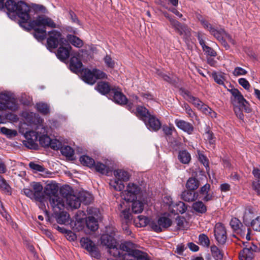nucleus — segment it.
<instances>
[{"label": "nucleus", "instance_id": "obj_1", "mask_svg": "<svg viewBox=\"0 0 260 260\" xmlns=\"http://www.w3.org/2000/svg\"><path fill=\"white\" fill-rule=\"evenodd\" d=\"M5 8L10 13H12L17 15L20 19L19 22L20 26L24 29L27 24L28 20L30 18V7L22 1L16 2L14 0H7L4 3Z\"/></svg>", "mask_w": 260, "mask_h": 260}, {"label": "nucleus", "instance_id": "obj_2", "mask_svg": "<svg viewBox=\"0 0 260 260\" xmlns=\"http://www.w3.org/2000/svg\"><path fill=\"white\" fill-rule=\"evenodd\" d=\"M50 205L56 221L59 224H64L69 221V215L64 211V201L60 197L54 196L50 200Z\"/></svg>", "mask_w": 260, "mask_h": 260}, {"label": "nucleus", "instance_id": "obj_3", "mask_svg": "<svg viewBox=\"0 0 260 260\" xmlns=\"http://www.w3.org/2000/svg\"><path fill=\"white\" fill-rule=\"evenodd\" d=\"M35 27L46 29L47 27L51 28H59V25L57 24L50 17L41 15L38 16L35 20L30 21L25 27L24 29L29 31L31 28Z\"/></svg>", "mask_w": 260, "mask_h": 260}, {"label": "nucleus", "instance_id": "obj_4", "mask_svg": "<svg viewBox=\"0 0 260 260\" xmlns=\"http://www.w3.org/2000/svg\"><path fill=\"white\" fill-rule=\"evenodd\" d=\"M47 47L48 49H55L58 46L67 45L68 41L62 35L61 33L58 30L53 29L49 31L47 33Z\"/></svg>", "mask_w": 260, "mask_h": 260}, {"label": "nucleus", "instance_id": "obj_5", "mask_svg": "<svg viewBox=\"0 0 260 260\" xmlns=\"http://www.w3.org/2000/svg\"><path fill=\"white\" fill-rule=\"evenodd\" d=\"M230 86L231 87V89H228V91L232 95L231 101L233 105H238L246 113H250L251 112V108L249 103L244 98L243 95L238 89L235 88L231 85Z\"/></svg>", "mask_w": 260, "mask_h": 260}, {"label": "nucleus", "instance_id": "obj_6", "mask_svg": "<svg viewBox=\"0 0 260 260\" xmlns=\"http://www.w3.org/2000/svg\"><path fill=\"white\" fill-rule=\"evenodd\" d=\"M113 173L115 179L111 180L109 184L115 190L121 191L124 188V185L122 182L128 181L130 176L127 171L121 169L116 170Z\"/></svg>", "mask_w": 260, "mask_h": 260}, {"label": "nucleus", "instance_id": "obj_7", "mask_svg": "<svg viewBox=\"0 0 260 260\" xmlns=\"http://www.w3.org/2000/svg\"><path fill=\"white\" fill-rule=\"evenodd\" d=\"M165 17L169 20L172 27L174 28L177 33L182 36L183 40L187 42L189 41L190 36V29L186 25L182 24L168 14H165Z\"/></svg>", "mask_w": 260, "mask_h": 260}, {"label": "nucleus", "instance_id": "obj_8", "mask_svg": "<svg viewBox=\"0 0 260 260\" xmlns=\"http://www.w3.org/2000/svg\"><path fill=\"white\" fill-rule=\"evenodd\" d=\"M82 80L89 84H93L98 79H104L106 77V74L98 69H93L91 71L88 69L82 70L81 73Z\"/></svg>", "mask_w": 260, "mask_h": 260}, {"label": "nucleus", "instance_id": "obj_9", "mask_svg": "<svg viewBox=\"0 0 260 260\" xmlns=\"http://www.w3.org/2000/svg\"><path fill=\"white\" fill-rule=\"evenodd\" d=\"M116 229L112 226H108L105 228V233L101 237V244L109 248L117 244V241L114 238Z\"/></svg>", "mask_w": 260, "mask_h": 260}, {"label": "nucleus", "instance_id": "obj_10", "mask_svg": "<svg viewBox=\"0 0 260 260\" xmlns=\"http://www.w3.org/2000/svg\"><path fill=\"white\" fill-rule=\"evenodd\" d=\"M86 195V193H81L80 197H78L74 194H70L66 200L67 204L72 209H77L80 206L81 202L85 204H89L91 201V197L89 194L87 196Z\"/></svg>", "mask_w": 260, "mask_h": 260}, {"label": "nucleus", "instance_id": "obj_11", "mask_svg": "<svg viewBox=\"0 0 260 260\" xmlns=\"http://www.w3.org/2000/svg\"><path fill=\"white\" fill-rule=\"evenodd\" d=\"M171 224V219L168 216L163 215L157 220H152L150 223V226L153 231L159 233L169 228Z\"/></svg>", "mask_w": 260, "mask_h": 260}, {"label": "nucleus", "instance_id": "obj_12", "mask_svg": "<svg viewBox=\"0 0 260 260\" xmlns=\"http://www.w3.org/2000/svg\"><path fill=\"white\" fill-rule=\"evenodd\" d=\"M89 216L86 218V227L91 231H95L99 228V224L95 217H98L99 211L97 208L89 207L87 209Z\"/></svg>", "mask_w": 260, "mask_h": 260}, {"label": "nucleus", "instance_id": "obj_13", "mask_svg": "<svg viewBox=\"0 0 260 260\" xmlns=\"http://www.w3.org/2000/svg\"><path fill=\"white\" fill-rule=\"evenodd\" d=\"M141 188L134 183H129L126 187V190L121 192L122 199L127 202L133 201L136 198V195L139 193Z\"/></svg>", "mask_w": 260, "mask_h": 260}, {"label": "nucleus", "instance_id": "obj_14", "mask_svg": "<svg viewBox=\"0 0 260 260\" xmlns=\"http://www.w3.org/2000/svg\"><path fill=\"white\" fill-rule=\"evenodd\" d=\"M80 243L83 248L89 252L90 255L96 259L101 257V254L94 242L88 238H82Z\"/></svg>", "mask_w": 260, "mask_h": 260}, {"label": "nucleus", "instance_id": "obj_15", "mask_svg": "<svg viewBox=\"0 0 260 260\" xmlns=\"http://www.w3.org/2000/svg\"><path fill=\"white\" fill-rule=\"evenodd\" d=\"M25 140L23 141V144L26 147L31 149H36L38 147V134L35 131H30L26 132L24 134Z\"/></svg>", "mask_w": 260, "mask_h": 260}, {"label": "nucleus", "instance_id": "obj_16", "mask_svg": "<svg viewBox=\"0 0 260 260\" xmlns=\"http://www.w3.org/2000/svg\"><path fill=\"white\" fill-rule=\"evenodd\" d=\"M0 100L5 102L6 110L15 111L18 109L17 100L7 92L0 93Z\"/></svg>", "mask_w": 260, "mask_h": 260}, {"label": "nucleus", "instance_id": "obj_17", "mask_svg": "<svg viewBox=\"0 0 260 260\" xmlns=\"http://www.w3.org/2000/svg\"><path fill=\"white\" fill-rule=\"evenodd\" d=\"M137 245L129 241H126L121 243V249L124 253V257L132 258L135 255V252L139 250L137 249Z\"/></svg>", "mask_w": 260, "mask_h": 260}, {"label": "nucleus", "instance_id": "obj_18", "mask_svg": "<svg viewBox=\"0 0 260 260\" xmlns=\"http://www.w3.org/2000/svg\"><path fill=\"white\" fill-rule=\"evenodd\" d=\"M214 236L218 243L223 244L226 240V232L225 227L221 223H217L214 230Z\"/></svg>", "mask_w": 260, "mask_h": 260}, {"label": "nucleus", "instance_id": "obj_19", "mask_svg": "<svg viewBox=\"0 0 260 260\" xmlns=\"http://www.w3.org/2000/svg\"><path fill=\"white\" fill-rule=\"evenodd\" d=\"M211 185L209 183H206L200 188L198 192L199 198L203 201L208 202L213 199L214 195L213 192H210Z\"/></svg>", "mask_w": 260, "mask_h": 260}, {"label": "nucleus", "instance_id": "obj_20", "mask_svg": "<svg viewBox=\"0 0 260 260\" xmlns=\"http://www.w3.org/2000/svg\"><path fill=\"white\" fill-rule=\"evenodd\" d=\"M180 94L185 100L191 103L198 109L203 105L204 103L198 98L193 96L191 92L187 90L181 89Z\"/></svg>", "mask_w": 260, "mask_h": 260}, {"label": "nucleus", "instance_id": "obj_21", "mask_svg": "<svg viewBox=\"0 0 260 260\" xmlns=\"http://www.w3.org/2000/svg\"><path fill=\"white\" fill-rule=\"evenodd\" d=\"M109 96L115 103L119 105H125L127 103V98L119 88H112Z\"/></svg>", "mask_w": 260, "mask_h": 260}, {"label": "nucleus", "instance_id": "obj_22", "mask_svg": "<svg viewBox=\"0 0 260 260\" xmlns=\"http://www.w3.org/2000/svg\"><path fill=\"white\" fill-rule=\"evenodd\" d=\"M147 128L152 132L158 131L161 126V123L159 120L154 115L151 114L144 122Z\"/></svg>", "mask_w": 260, "mask_h": 260}, {"label": "nucleus", "instance_id": "obj_23", "mask_svg": "<svg viewBox=\"0 0 260 260\" xmlns=\"http://www.w3.org/2000/svg\"><path fill=\"white\" fill-rule=\"evenodd\" d=\"M175 124L178 128L188 135L192 134L194 131V128L193 125L184 120L176 119L175 120Z\"/></svg>", "mask_w": 260, "mask_h": 260}, {"label": "nucleus", "instance_id": "obj_24", "mask_svg": "<svg viewBox=\"0 0 260 260\" xmlns=\"http://www.w3.org/2000/svg\"><path fill=\"white\" fill-rule=\"evenodd\" d=\"M71 48V46L68 43L67 45L59 46L56 53V56L60 60L66 61L70 56Z\"/></svg>", "mask_w": 260, "mask_h": 260}, {"label": "nucleus", "instance_id": "obj_25", "mask_svg": "<svg viewBox=\"0 0 260 260\" xmlns=\"http://www.w3.org/2000/svg\"><path fill=\"white\" fill-rule=\"evenodd\" d=\"M230 225L235 232L241 235L245 234L246 227L237 218H233L230 221Z\"/></svg>", "mask_w": 260, "mask_h": 260}, {"label": "nucleus", "instance_id": "obj_26", "mask_svg": "<svg viewBox=\"0 0 260 260\" xmlns=\"http://www.w3.org/2000/svg\"><path fill=\"white\" fill-rule=\"evenodd\" d=\"M197 38L200 45L202 46L203 50L205 52L206 54H207L208 55H210V56L213 57L216 56L217 54L216 51L213 48L210 47L208 46H207L205 44V42L202 38L201 34L200 32H198Z\"/></svg>", "mask_w": 260, "mask_h": 260}, {"label": "nucleus", "instance_id": "obj_27", "mask_svg": "<svg viewBox=\"0 0 260 260\" xmlns=\"http://www.w3.org/2000/svg\"><path fill=\"white\" fill-rule=\"evenodd\" d=\"M70 68L71 70L75 73L80 72L82 68L81 61L77 57H72L70 61Z\"/></svg>", "mask_w": 260, "mask_h": 260}, {"label": "nucleus", "instance_id": "obj_28", "mask_svg": "<svg viewBox=\"0 0 260 260\" xmlns=\"http://www.w3.org/2000/svg\"><path fill=\"white\" fill-rule=\"evenodd\" d=\"M136 113L137 116L144 122H146L149 115H151L146 108L141 106H139L137 107Z\"/></svg>", "mask_w": 260, "mask_h": 260}, {"label": "nucleus", "instance_id": "obj_29", "mask_svg": "<svg viewBox=\"0 0 260 260\" xmlns=\"http://www.w3.org/2000/svg\"><path fill=\"white\" fill-rule=\"evenodd\" d=\"M192 190H184L181 193V198L185 202H190L195 201L199 198L198 192H192Z\"/></svg>", "mask_w": 260, "mask_h": 260}, {"label": "nucleus", "instance_id": "obj_30", "mask_svg": "<svg viewBox=\"0 0 260 260\" xmlns=\"http://www.w3.org/2000/svg\"><path fill=\"white\" fill-rule=\"evenodd\" d=\"M108 252L111 255L115 257L116 259H121L124 255L123 252L122 251L121 249V244L119 247H117V244L113 246H111V247H109L108 248Z\"/></svg>", "mask_w": 260, "mask_h": 260}, {"label": "nucleus", "instance_id": "obj_31", "mask_svg": "<svg viewBox=\"0 0 260 260\" xmlns=\"http://www.w3.org/2000/svg\"><path fill=\"white\" fill-rule=\"evenodd\" d=\"M95 89L100 93L104 95L108 93L110 95L112 90L107 82L103 81L99 82L95 87Z\"/></svg>", "mask_w": 260, "mask_h": 260}, {"label": "nucleus", "instance_id": "obj_32", "mask_svg": "<svg viewBox=\"0 0 260 260\" xmlns=\"http://www.w3.org/2000/svg\"><path fill=\"white\" fill-rule=\"evenodd\" d=\"M67 40L74 46L77 48H81L83 46V42L79 37L73 35H68L67 36Z\"/></svg>", "mask_w": 260, "mask_h": 260}, {"label": "nucleus", "instance_id": "obj_33", "mask_svg": "<svg viewBox=\"0 0 260 260\" xmlns=\"http://www.w3.org/2000/svg\"><path fill=\"white\" fill-rule=\"evenodd\" d=\"M212 77L213 78L214 81L218 84L222 85L224 86L225 88L231 89V87L230 86L231 84L229 85V88H228L225 84L224 81L225 80V77L224 74L223 73H219L217 72H213L212 74Z\"/></svg>", "mask_w": 260, "mask_h": 260}, {"label": "nucleus", "instance_id": "obj_34", "mask_svg": "<svg viewBox=\"0 0 260 260\" xmlns=\"http://www.w3.org/2000/svg\"><path fill=\"white\" fill-rule=\"evenodd\" d=\"M34 30L33 34L34 37L39 41H42L46 38L47 32L44 28H41L38 27L31 28Z\"/></svg>", "mask_w": 260, "mask_h": 260}, {"label": "nucleus", "instance_id": "obj_35", "mask_svg": "<svg viewBox=\"0 0 260 260\" xmlns=\"http://www.w3.org/2000/svg\"><path fill=\"white\" fill-rule=\"evenodd\" d=\"M57 191L58 189L56 185L52 184H48L46 186L44 192L46 195L50 197L49 202H50L51 199L53 197H59L58 196L56 195Z\"/></svg>", "mask_w": 260, "mask_h": 260}, {"label": "nucleus", "instance_id": "obj_36", "mask_svg": "<svg viewBox=\"0 0 260 260\" xmlns=\"http://www.w3.org/2000/svg\"><path fill=\"white\" fill-rule=\"evenodd\" d=\"M93 168H94L97 172L103 175H107L110 172L109 167L100 161L95 162Z\"/></svg>", "mask_w": 260, "mask_h": 260}, {"label": "nucleus", "instance_id": "obj_37", "mask_svg": "<svg viewBox=\"0 0 260 260\" xmlns=\"http://www.w3.org/2000/svg\"><path fill=\"white\" fill-rule=\"evenodd\" d=\"M178 158L182 164H188L191 160V155L187 150H182L179 151Z\"/></svg>", "mask_w": 260, "mask_h": 260}, {"label": "nucleus", "instance_id": "obj_38", "mask_svg": "<svg viewBox=\"0 0 260 260\" xmlns=\"http://www.w3.org/2000/svg\"><path fill=\"white\" fill-rule=\"evenodd\" d=\"M132 202H133L132 205L133 212L136 214L141 213L144 209V203L139 200L135 201L134 200Z\"/></svg>", "mask_w": 260, "mask_h": 260}, {"label": "nucleus", "instance_id": "obj_39", "mask_svg": "<svg viewBox=\"0 0 260 260\" xmlns=\"http://www.w3.org/2000/svg\"><path fill=\"white\" fill-rule=\"evenodd\" d=\"M192 209L199 213L203 214L207 211V207L202 201H198L193 203Z\"/></svg>", "mask_w": 260, "mask_h": 260}, {"label": "nucleus", "instance_id": "obj_40", "mask_svg": "<svg viewBox=\"0 0 260 260\" xmlns=\"http://www.w3.org/2000/svg\"><path fill=\"white\" fill-rule=\"evenodd\" d=\"M0 190L9 194L11 193V187L1 175H0Z\"/></svg>", "mask_w": 260, "mask_h": 260}, {"label": "nucleus", "instance_id": "obj_41", "mask_svg": "<svg viewBox=\"0 0 260 260\" xmlns=\"http://www.w3.org/2000/svg\"><path fill=\"white\" fill-rule=\"evenodd\" d=\"M81 163L90 168H92L95 165V160L91 157L87 155H83L80 157Z\"/></svg>", "mask_w": 260, "mask_h": 260}, {"label": "nucleus", "instance_id": "obj_42", "mask_svg": "<svg viewBox=\"0 0 260 260\" xmlns=\"http://www.w3.org/2000/svg\"><path fill=\"white\" fill-rule=\"evenodd\" d=\"M199 182L195 178H189L186 183V188L190 190H194L198 188Z\"/></svg>", "mask_w": 260, "mask_h": 260}, {"label": "nucleus", "instance_id": "obj_43", "mask_svg": "<svg viewBox=\"0 0 260 260\" xmlns=\"http://www.w3.org/2000/svg\"><path fill=\"white\" fill-rule=\"evenodd\" d=\"M211 254L215 260H222L223 253L222 251L215 245L210 247Z\"/></svg>", "mask_w": 260, "mask_h": 260}, {"label": "nucleus", "instance_id": "obj_44", "mask_svg": "<svg viewBox=\"0 0 260 260\" xmlns=\"http://www.w3.org/2000/svg\"><path fill=\"white\" fill-rule=\"evenodd\" d=\"M239 256L241 260H252L254 255L251 251L244 248L240 253Z\"/></svg>", "mask_w": 260, "mask_h": 260}, {"label": "nucleus", "instance_id": "obj_45", "mask_svg": "<svg viewBox=\"0 0 260 260\" xmlns=\"http://www.w3.org/2000/svg\"><path fill=\"white\" fill-rule=\"evenodd\" d=\"M120 216L122 220V221L125 222L126 225H127L132 221V215L130 212L129 209H126L122 211Z\"/></svg>", "mask_w": 260, "mask_h": 260}, {"label": "nucleus", "instance_id": "obj_46", "mask_svg": "<svg viewBox=\"0 0 260 260\" xmlns=\"http://www.w3.org/2000/svg\"><path fill=\"white\" fill-rule=\"evenodd\" d=\"M37 110L41 113L46 115L50 112L49 106L44 103H37L36 105Z\"/></svg>", "mask_w": 260, "mask_h": 260}, {"label": "nucleus", "instance_id": "obj_47", "mask_svg": "<svg viewBox=\"0 0 260 260\" xmlns=\"http://www.w3.org/2000/svg\"><path fill=\"white\" fill-rule=\"evenodd\" d=\"M60 152L61 154L66 156L67 157H72L73 156L74 154V151L69 146H64L63 147H61L60 148Z\"/></svg>", "mask_w": 260, "mask_h": 260}, {"label": "nucleus", "instance_id": "obj_48", "mask_svg": "<svg viewBox=\"0 0 260 260\" xmlns=\"http://www.w3.org/2000/svg\"><path fill=\"white\" fill-rule=\"evenodd\" d=\"M199 109H200L205 114L208 115L212 118H215L216 117V113L204 104H203V105Z\"/></svg>", "mask_w": 260, "mask_h": 260}, {"label": "nucleus", "instance_id": "obj_49", "mask_svg": "<svg viewBox=\"0 0 260 260\" xmlns=\"http://www.w3.org/2000/svg\"><path fill=\"white\" fill-rule=\"evenodd\" d=\"M135 255L132 258L133 260H150L147 253L141 250L135 252Z\"/></svg>", "mask_w": 260, "mask_h": 260}, {"label": "nucleus", "instance_id": "obj_50", "mask_svg": "<svg viewBox=\"0 0 260 260\" xmlns=\"http://www.w3.org/2000/svg\"><path fill=\"white\" fill-rule=\"evenodd\" d=\"M38 141L42 146L46 147H49L51 139L47 134H45L39 136Z\"/></svg>", "mask_w": 260, "mask_h": 260}, {"label": "nucleus", "instance_id": "obj_51", "mask_svg": "<svg viewBox=\"0 0 260 260\" xmlns=\"http://www.w3.org/2000/svg\"><path fill=\"white\" fill-rule=\"evenodd\" d=\"M181 107L185 111V112L187 114L188 117L193 119L197 117L195 112L192 110L188 104L184 103L181 105Z\"/></svg>", "mask_w": 260, "mask_h": 260}, {"label": "nucleus", "instance_id": "obj_52", "mask_svg": "<svg viewBox=\"0 0 260 260\" xmlns=\"http://www.w3.org/2000/svg\"><path fill=\"white\" fill-rule=\"evenodd\" d=\"M174 207L176 208V210H174V212H176V214H183L187 210V206L182 202L176 203Z\"/></svg>", "mask_w": 260, "mask_h": 260}, {"label": "nucleus", "instance_id": "obj_53", "mask_svg": "<svg viewBox=\"0 0 260 260\" xmlns=\"http://www.w3.org/2000/svg\"><path fill=\"white\" fill-rule=\"evenodd\" d=\"M224 33L225 31L224 29H220L219 30H217L215 28H214L210 32V34L218 41L222 40V38H224Z\"/></svg>", "mask_w": 260, "mask_h": 260}, {"label": "nucleus", "instance_id": "obj_54", "mask_svg": "<svg viewBox=\"0 0 260 260\" xmlns=\"http://www.w3.org/2000/svg\"><path fill=\"white\" fill-rule=\"evenodd\" d=\"M2 133L7 136L8 138H12L17 135V132L16 130L10 129L5 127L1 128Z\"/></svg>", "mask_w": 260, "mask_h": 260}, {"label": "nucleus", "instance_id": "obj_55", "mask_svg": "<svg viewBox=\"0 0 260 260\" xmlns=\"http://www.w3.org/2000/svg\"><path fill=\"white\" fill-rule=\"evenodd\" d=\"M205 137L207 140L209 141V143L211 147H213L215 144V137L213 133L210 131L208 128L205 132Z\"/></svg>", "mask_w": 260, "mask_h": 260}, {"label": "nucleus", "instance_id": "obj_56", "mask_svg": "<svg viewBox=\"0 0 260 260\" xmlns=\"http://www.w3.org/2000/svg\"><path fill=\"white\" fill-rule=\"evenodd\" d=\"M200 244L204 247H208L210 245V240L207 236L204 234H200L199 236Z\"/></svg>", "mask_w": 260, "mask_h": 260}, {"label": "nucleus", "instance_id": "obj_57", "mask_svg": "<svg viewBox=\"0 0 260 260\" xmlns=\"http://www.w3.org/2000/svg\"><path fill=\"white\" fill-rule=\"evenodd\" d=\"M72 190V188L69 185H65L60 188V192L61 195L64 198H66L67 200L68 197H69L70 194H72L71 193Z\"/></svg>", "mask_w": 260, "mask_h": 260}, {"label": "nucleus", "instance_id": "obj_58", "mask_svg": "<svg viewBox=\"0 0 260 260\" xmlns=\"http://www.w3.org/2000/svg\"><path fill=\"white\" fill-rule=\"evenodd\" d=\"M38 115L33 113H24V117L25 118L26 120L29 122L30 124L34 123L36 122V118L38 117Z\"/></svg>", "mask_w": 260, "mask_h": 260}, {"label": "nucleus", "instance_id": "obj_59", "mask_svg": "<svg viewBox=\"0 0 260 260\" xmlns=\"http://www.w3.org/2000/svg\"><path fill=\"white\" fill-rule=\"evenodd\" d=\"M157 75L161 78L163 79V80L169 83L173 84L175 82V79L173 77H171L161 72L158 71Z\"/></svg>", "mask_w": 260, "mask_h": 260}, {"label": "nucleus", "instance_id": "obj_60", "mask_svg": "<svg viewBox=\"0 0 260 260\" xmlns=\"http://www.w3.org/2000/svg\"><path fill=\"white\" fill-rule=\"evenodd\" d=\"M62 146L61 143L57 139H51V142L49 147L54 150H57L60 149Z\"/></svg>", "mask_w": 260, "mask_h": 260}, {"label": "nucleus", "instance_id": "obj_61", "mask_svg": "<svg viewBox=\"0 0 260 260\" xmlns=\"http://www.w3.org/2000/svg\"><path fill=\"white\" fill-rule=\"evenodd\" d=\"M32 200L43 203L44 201V195L43 192L33 191Z\"/></svg>", "mask_w": 260, "mask_h": 260}, {"label": "nucleus", "instance_id": "obj_62", "mask_svg": "<svg viewBox=\"0 0 260 260\" xmlns=\"http://www.w3.org/2000/svg\"><path fill=\"white\" fill-rule=\"evenodd\" d=\"M104 60L107 67L110 69H113L114 68L115 62L114 60L112 59L110 55H106V56L104 58Z\"/></svg>", "mask_w": 260, "mask_h": 260}, {"label": "nucleus", "instance_id": "obj_63", "mask_svg": "<svg viewBox=\"0 0 260 260\" xmlns=\"http://www.w3.org/2000/svg\"><path fill=\"white\" fill-rule=\"evenodd\" d=\"M138 218L139 221L140 226H142V227L145 226L147 224L150 225V223L152 221V220H150L148 217H147L145 216H142V215L138 216Z\"/></svg>", "mask_w": 260, "mask_h": 260}, {"label": "nucleus", "instance_id": "obj_64", "mask_svg": "<svg viewBox=\"0 0 260 260\" xmlns=\"http://www.w3.org/2000/svg\"><path fill=\"white\" fill-rule=\"evenodd\" d=\"M251 225L255 231H260V216L252 220Z\"/></svg>", "mask_w": 260, "mask_h": 260}]
</instances>
